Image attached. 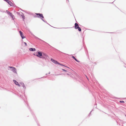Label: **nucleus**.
Listing matches in <instances>:
<instances>
[{
    "label": "nucleus",
    "mask_w": 126,
    "mask_h": 126,
    "mask_svg": "<svg viewBox=\"0 0 126 126\" xmlns=\"http://www.w3.org/2000/svg\"><path fill=\"white\" fill-rule=\"evenodd\" d=\"M51 60L52 62L53 63H54L56 64H58L60 65H61V66H63L64 67H65L68 68H69L67 66H65L64 65H63L62 64L59 63L56 60H54L52 58L51 59Z\"/></svg>",
    "instance_id": "1"
},
{
    "label": "nucleus",
    "mask_w": 126,
    "mask_h": 126,
    "mask_svg": "<svg viewBox=\"0 0 126 126\" xmlns=\"http://www.w3.org/2000/svg\"><path fill=\"white\" fill-rule=\"evenodd\" d=\"M41 58L45 59L46 60H48L49 59V57L46 54L43 52V54Z\"/></svg>",
    "instance_id": "2"
},
{
    "label": "nucleus",
    "mask_w": 126,
    "mask_h": 126,
    "mask_svg": "<svg viewBox=\"0 0 126 126\" xmlns=\"http://www.w3.org/2000/svg\"><path fill=\"white\" fill-rule=\"evenodd\" d=\"M37 54H34V55L40 58H41L42 54H43V52H42L41 51H38L37 52Z\"/></svg>",
    "instance_id": "3"
},
{
    "label": "nucleus",
    "mask_w": 126,
    "mask_h": 126,
    "mask_svg": "<svg viewBox=\"0 0 126 126\" xmlns=\"http://www.w3.org/2000/svg\"><path fill=\"white\" fill-rule=\"evenodd\" d=\"M35 14L36 15L38 16H36L38 18L40 17L41 19V18H42V19H43V18H44V17L43 16V15L42 14L36 13Z\"/></svg>",
    "instance_id": "4"
},
{
    "label": "nucleus",
    "mask_w": 126,
    "mask_h": 126,
    "mask_svg": "<svg viewBox=\"0 0 126 126\" xmlns=\"http://www.w3.org/2000/svg\"><path fill=\"white\" fill-rule=\"evenodd\" d=\"M9 67L10 68H12V71L14 73L17 74L16 69L14 67L9 66Z\"/></svg>",
    "instance_id": "5"
},
{
    "label": "nucleus",
    "mask_w": 126,
    "mask_h": 126,
    "mask_svg": "<svg viewBox=\"0 0 126 126\" xmlns=\"http://www.w3.org/2000/svg\"><path fill=\"white\" fill-rule=\"evenodd\" d=\"M19 32L22 39H23L25 38V37L23 35V32L21 31H19Z\"/></svg>",
    "instance_id": "6"
},
{
    "label": "nucleus",
    "mask_w": 126,
    "mask_h": 126,
    "mask_svg": "<svg viewBox=\"0 0 126 126\" xmlns=\"http://www.w3.org/2000/svg\"><path fill=\"white\" fill-rule=\"evenodd\" d=\"M6 2L8 3L11 6H13V4L9 0H7Z\"/></svg>",
    "instance_id": "7"
},
{
    "label": "nucleus",
    "mask_w": 126,
    "mask_h": 126,
    "mask_svg": "<svg viewBox=\"0 0 126 126\" xmlns=\"http://www.w3.org/2000/svg\"><path fill=\"white\" fill-rule=\"evenodd\" d=\"M79 26L78 24L77 23H75V29H77L79 28Z\"/></svg>",
    "instance_id": "8"
},
{
    "label": "nucleus",
    "mask_w": 126,
    "mask_h": 126,
    "mask_svg": "<svg viewBox=\"0 0 126 126\" xmlns=\"http://www.w3.org/2000/svg\"><path fill=\"white\" fill-rule=\"evenodd\" d=\"M29 50L30 51H34L36 50L35 48H31L29 49Z\"/></svg>",
    "instance_id": "9"
},
{
    "label": "nucleus",
    "mask_w": 126,
    "mask_h": 126,
    "mask_svg": "<svg viewBox=\"0 0 126 126\" xmlns=\"http://www.w3.org/2000/svg\"><path fill=\"white\" fill-rule=\"evenodd\" d=\"M35 38L36 39H38V40H40V41H42V42H45V43H46V42L45 41H44L43 40H42L41 39H40L39 38H38V37H36V36H35Z\"/></svg>",
    "instance_id": "10"
},
{
    "label": "nucleus",
    "mask_w": 126,
    "mask_h": 126,
    "mask_svg": "<svg viewBox=\"0 0 126 126\" xmlns=\"http://www.w3.org/2000/svg\"><path fill=\"white\" fill-rule=\"evenodd\" d=\"M13 81L15 83V84L16 85H17L18 84V82L15 80H13Z\"/></svg>",
    "instance_id": "11"
},
{
    "label": "nucleus",
    "mask_w": 126,
    "mask_h": 126,
    "mask_svg": "<svg viewBox=\"0 0 126 126\" xmlns=\"http://www.w3.org/2000/svg\"><path fill=\"white\" fill-rule=\"evenodd\" d=\"M14 20V16L11 13L10 15H9Z\"/></svg>",
    "instance_id": "12"
},
{
    "label": "nucleus",
    "mask_w": 126,
    "mask_h": 126,
    "mask_svg": "<svg viewBox=\"0 0 126 126\" xmlns=\"http://www.w3.org/2000/svg\"><path fill=\"white\" fill-rule=\"evenodd\" d=\"M77 29H78V30L79 31L81 32V29L80 27H79Z\"/></svg>",
    "instance_id": "13"
},
{
    "label": "nucleus",
    "mask_w": 126,
    "mask_h": 126,
    "mask_svg": "<svg viewBox=\"0 0 126 126\" xmlns=\"http://www.w3.org/2000/svg\"><path fill=\"white\" fill-rule=\"evenodd\" d=\"M41 19L44 22H45V23H47V24H48V23L46 21H45V20H44L43 19H42V18H41Z\"/></svg>",
    "instance_id": "14"
},
{
    "label": "nucleus",
    "mask_w": 126,
    "mask_h": 126,
    "mask_svg": "<svg viewBox=\"0 0 126 126\" xmlns=\"http://www.w3.org/2000/svg\"><path fill=\"white\" fill-rule=\"evenodd\" d=\"M11 13V12H7V14H8L9 15H10Z\"/></svg>",
    "instance_id": "15"
},
{
    "label": "nucleus",
    "mask_w": 126,
    "mask_h": 126,
    "mask_svg": "<svg viewBox=\"0 0 126 126\" xmlns=\"http://www.w3.org/2000/svg\"><path fill=\"white\" fill-rule=\"evenodd\" d=\"M62 70L64 71L65 72H67V70H66L65 69H62Z\"/></svg>",
    "instance_id": "16"
},
{
    "label": "nucleus",
    "mask_w": 126,
    "mask_h": 126,
    "mask_svg": "<svg viewBox=\"0 0 126 126\" xmlns=\"http://www.w3.org/2000/svg\"><path fill=\"white\" fill-rule=\"evenodd\" d=\"M24 44H25V45L26 46H27V44L25 42H24Z\"/></svg>",
    "instance_id": "17"
},
{
    "label": "nucleus",
    "mask_w": 126,
    "mask_h": 126,
    "mask_svg": "<svg viewBox=\"0 0 126 126\" xmlns=\"http://www.w3.org/2000/svg\"><path fill=\"white\" fill-rule=\"evenodd\" d=\"M75 60L76 61H77V62H79V61L76 58V59H75Z\"/></svg>",
    "instance_id": "18"
},
{
    "label": "nucleus",
    "mask_w": 126,
    "mask_h": 126,
    "mask_svg": "<svg viewBox=\"0 0 126 126\" xmlns=\"http://www.w3.org/2000/svg\"><path fill=\"white\" fill-rule=\"evenodd\" d=\"M72 57L74 60L76 59L73 56H72Z\"/></svg>",
    "instance_id": "19"
},
{
    "label": "nucleus",
    "mask_w": 126,
    "mask_h": 126,
    "mask_svg": "<svg viewBox=\"0 0 126 126\" xmlns=\"http://www.w3.org/2000/svg\"><path fill=\"white\" fill-rule=\"evenodd\" d=\"M120 102L121 103H124V102L123 101H120Z\"/></svg>",
    "instance_id": "20"
},
{
    "label": "nucleus",
    "mask_w": 126,
    "mask_h": 126,
    "mask_svg": "<svg viewBox=\"0 0 126 126\" xmlns=\"http://www.w3.org/2000/svg\"><path fill=\"white\" fill-rule=\"evenodd\" d=\"M22 17L23 19H25V16H22Z\"/></svg>",
    "instance_id": "21"
},
{
    "label": "nucleus",
    "mask_w": 126,
    "mask_h": 126,
    "mask_svg": "<svg viewBox=\"0 0 126 126\" xmlns=\"http://www.w3.org/2000/svg\"><path fill=\"white\" fill-rule=\"evenodd\" d=\"M22 86L23 87H25V86L24 84L23 83V84H22Z\"/></svg>",
    "instance_id": "22"
},
{
    "label": "nucleus",
    "mask_w": 126,
    "mask_h": 126,
    "mask_svg": "<svg viewBox=\"0 0 126 126\" xmlns=\"http://www.w3.org/2000/svg\"><path fill=\"white\" fill-rule=\"evenodd\" d=\"M92 111H92L90 112V113H89V116H90V114H91V112Z\"/></svg>",
    "instance_id": "23"
},
{
    "label": "nucleus",
    "mask_w": 126,
    "mask_h": 126,
    "mask_svg": "<svg viewBox=\"0 0 126 126\" xmlns=\"http://www.w3.org/2000/svg\"><path fill=\"white\" fill-rule=\"evenodd\" d=\"M17 85H18L19 87H20V85L18 83Z\"/></svg>",
    "instance_id": "24"
},
{
    "label": "nucleus",
    "mask_w": 126,
    "mask_h": 126,
    "mask_svg": "<svg viewBox=\"0 0 126 126\" xmlns=\"http://www.w3.org/2000/svg\"><path fill=\"white\" fill-rule=\"evenodd\" d=\"M24 89H26V87L25 86V87H23Z\"/></svg>",
    "instance_id": "25"
},
{
    "label": "nucleus",
    "mask_w": 126,
    "mask_h": 126,
    "mask_svg": "<svg viewBox=\"0 0 126 126\" xmlns=\"http://www.w3.org/2000/svg\"><path fill=\"white\" fill-rule=\"evenodd\" d=\"M46 77H45V76H44V77H42L41 78H46Z\"/></svg>",
    "instance_id": "26"
},
{
    "label": "nucleus",
    "mask_w": 126,
    "mask_h": 126,
    "mask_svg": "<svg viewBox=\"0 0 126 126\" xmlns=\"http://www.w3.org/2000/svg\"><path fill=\"white\" fill-rule=\"evenodd\" d=\"M3 0L6 2L7 0Z\"/></svg>",
    "instance_id": "27"
},
{
    "label": "nucleus",
    "mask_w": 126,
    "mask_h": 126,
    "mask_svg": "<svg viewBox=\"0 0 126 126\" xmlns=\"http://www.w3.org/2000/svg\"><path fill=\"white\" fill-rule=\"evenodd\" d=\"M48 74H50V72H48Z\"/></svg>",
    "instance_id": "28"
},
{
    "label": "nucleus",
    "mask_w": 126,
    "mask_h": 126,
    "mask_svg": "<svg viewBox=\"0 0 126 126\" xmlns=\"http://www.w3.org/2000/svg\"><path fill=\"white\" fill-rule=\"evenodd\" d=\"M86 77H87V79H88V78L87 77V76H86Z\"/></svg>",
    "instance_id": "29"
},
{
    "label": "nucleus",
    "mask_w": 126,
    "mask_h": 126,
    "mask_svg": "<svg viewBox=\"0 0 126 126\" xmlns=\"http://www.w3.org/2000/svg\"><path fill=\"white\" fill-rule=\"evenodd\" d=\"M61 75V74H60L58 75Z\"/></svg>",
    "instance_id": "30"
},
{
    "label": "nucleus",
    "mask_w": 126,
    "mask_h": 126,
    "mask_svg": "<svg viewBox=\"0 0 126 126\" xmlns=\"http://www.w3.org/2000/svg\"><path fill=\"white\" fill-rule=\"evenodd\" d=\"M46 75H47V74H46Z\"/></svg>",
    "instance_id": "31"
},
{
    "label": "nucleus",
    "mask_w": 126,
    "mask_h": 126,
    "mask_svg": "<svg viewBox=\"0 0 126 126\" xmlns=\"http://www.w3.org/2000/svg\"><path fill=\"white\" fill-rule=\"evenodd\" d=\"M67 75H68V74H67Z\"/></svg>",
    "instance_id": "32"
}]
</instances>
